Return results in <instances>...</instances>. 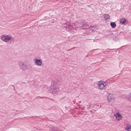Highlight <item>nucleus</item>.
<instances>
[{"instance_id":"f257e3e1","label":"nucleus","mask_w":131,"mask_h":131,"mask_svg":"<svg viewBox=\"0 0 131 131\" xmlns=\"http://www.w3.org/2000/svg\"><path fill=\"white\" fill-rule=\"evenodd\" d=\"M60 82L58 81H52L51 86L49 89V91L51 93L56 94L59 91V86Z\"/></svg>"},{"instance_id":"f03ea898","label":"nucleus","mask_w":131,"mask_h":131,"mask_svg":"<svg viewBox=\"0 0 131 131\" xmlns=\"http://www.w3.org/2000/svg\"><path fill=\"white\" fill-rule=\"evenodd\" d=\"M107 102L110 105H112L115 102V99L113 94L110 93L109 94L107 97Z\"/></svg>"},{"instance_id":"7ed1b4c3","label":"nucleus","mask_w":131,"mask_h":131,"mask_svg":"<svg viewBox=\"0 0 131 131\" xmlns=\"http://www.w3.org/2000/svg\"><path fill=\"white\" fill-rule=\"evenodd\" d=\"M19 65L20 69L23 70H26L29 69V66L26 65L23 62H20Z\"/></svg>"},{"instance_id":"20e7f679","label":"nucleus","mask_w":131,"mask_h":131,"mask_svg":"<svg viewBox=\"0 0 131 131\" xmlns=\"http://www.w3.org/2000/svg\"><path fill=\"white\" fill-rule=\"evenodd\" d=\"M1 39L4 41L6 42L10 40L11 37L8 35H3L1 36Z\"/></svg>"},{"instance_id":"39448f33","label":"nucleus","mask_w":131,"mask_h":131,"mask_svg":"<svg viewBox=\"0 0 131 131\" xmlns=\"http://www.w3.org/2000/svg\"><path fill=\"white\" fill-rule=\"evenodd\" d=\"M106 83L102 81H99V89L102 90L104 89V87L106 86Z\"/></svg>"},{"instance_id":"423d86ee","label":"nucleus","mask_w":131,"mask_h":131,"mask_svg":"<svg viewBox=\"0 0 131 131\" xmlns=\"http://www.w3.org/2000/svg\"><path fill=\"white\" fill-rule=\"evenodd\" d=\"M35 63L36 65L39 66L42 65V62L41 60L35 59Z\"/></svg>"},{"instance_id":"0eeeda50","label":"nucleus","mask_w":131,"mask_h":131,"mask_svg":"<svg viewBox=\"0 0 131 131\" xmlns=\"http://www.w3.org/2000/svg\"><path fill=\"white\" fill-rule=\"evenodd\" d=\"M116 119L118 121L120 120L122 118V116L119 113H118L114 115Z\"/></svg>"},{"instance_id":"6e6552de","label":"nucleus","mask_w":131,"mask_h":131,"mask_svg":"<svg viewBox=\"0 0 131 131\" xmlns=\"http://www.w3.org/2000/svg\"><path fill=\"white\" fill-rule=\"evenodd\" d=\"M125 129L126 131H131V125L127 124L125 127Z\"/></svg>"},{"instance_id":"1a4fd4ad","label":"nucleus","mask_w":131,"mask_h":131,"mask_svg":"<svg viewBox=\"0 0 131 131\" xmlns=\"http://www.w3.org/2000/svg\"><path fill=\"white\" fill-rule=\"evenodd\" d=\"M80 27L82 29H90V26L87 24H84L81 27Z\"/></svg>"},{"instance_id":"9d476101","label":"nucleus","mask_w":131,"mask_h":131,"mask_svg":"<svg viewBox=\"0 0 131 131\" xmlns=\"http://www.w3.org/2000/svg\"><path fill=\"white\" fill-rule=\"evenodd\" d=\"M97 28L95 26H90V29L92 30V31H95L96 30Z\"/></svg>"},{"instance_id":"9b49d317","label":"nucleus","mask_w":131,"mask_h":131,"mask_svg":"<svg viewBox=\"0 0 131 131\" xmlns=\"http://www.w3.org/2000/svg\"><path fill=\"white\" fill-rule=\"evenodd\" d=\"M126 19L124 18H122L120 19V23L122 24H124L126 22Z\"/></svg>"},{"instance_id":"f8f14e48","label":"nucleus","mask_w":131,"mask_h":131,"mask_svg":"<svg viewBox=\"0 0 131 131\" xmlns=\"http://www.w3.org/2000/svg\"><path fill=\"white\" fill-rule=\"evenodd\" d=\"M73 25L70 24L67 25L66 27L69 29H72L73 28Z\"/></svg>"},{"instance_id":"ddd939ff","label":"nucleus","mask_w":131,"mask_h":131,"mask_svg":"<svg viewBox=\"0 0 131 131\" xmlns=\"http://www.w3.org/2000/svg\"><path fill=\"white\" fill-rule=\"evenodd\" d=\"M104 17L106 20L110 19V16L107 14H105L104 15Z\"/></svg>"},{"instance_id":"4468645a","label":"nucleus","mask_w":131,"mask_h":131,"mask_svg":"<svg viewBox=\"0 0 131 131\" xmlns=\"http://www.w3.org/2000/svg\"><path fill=\"white\" fill-rule=\"evenodd\" d=\"M112 28H114L116 26V24L114 22H111L110 24Z\"/></svg>"},{"instance_id":"2eb2a0df","label":"nucleus","mask_w":131,"mask_h":131,"mask_svg":"<svg viewBox=\"0 0 131 131\" xmlns=\"http://www.w3.org/2000/svg\"><path fill=\"white\" fill-rule=\"evenodd\" d=\"M33 85L35 86V87H36V88H37L38 86V85L37 84H36L35 85H34V84H33Z\"/></svg>"},{"instance_id":"dca6fc26","label":"nucleus","mask_w":131,"mask_h":131,"mask_svg":"<svg viewBox=\"0 0 131 131\" xmlns=\"http://www.w3.org/2000/svg\"><path fill=\"white\" fill-rule=\"evenodd\" d=\"M129 96L131 97V93H130Z\"/></svg>"},{"instance_id":"f3484780","label":"nucleus","mask_w":131,"mask_h":131,"mask_svg":"<svg viewBox=\"0 0 131 131\" xmlns=\"http://www.w3.org/2000/svg\"><path fill=\"white\" fill-rule=\"evenodd\" d=\"M53 131H56L55 129H53Z\"/></svg>"},{"instance_id":"a211bd4d","label":"nucleus","mask_w":131,"mask_h":131,"mask_svg":"<svg viewBox=\"0 0 131 131\" xmlns=\"http://www.w3.org/2000/svg\"><path fill=\"white\" fill-rule=\"evenodd\" d=\"M53 131H56L55 129H53Z\"/></svg>"},{"instance_id":"6ab92c4d","label":"nucleus","mask_w":131,"mask_h":131,"mask_svg":"<svg viewBox=\"0 0 131 131\" xmlns=\"http://www.w3.org/2000/svg\"><path fill=\"white\" fill-rule=\"evenodd\" d=\"M81 102V101H79V103H80Z\"/></svg>"},{"instance_id":"aec40b11","label":"nucleus","mask_w":131,"mask_h":131,"mask_svg":"<svg viewBox=\"0 0 131 131\" xmlns=\"http://www.w3.org/2000/svg\"><path fill=\"white\" fill-rule=\"evenodd\" d=\"M97 84L98 85V82H97Z\"/></svg>"},{"instance_id":"412c9836","label":"nucleus","mask_w":131,"mask_h":131,"mask_svg":"<svg viewBox=\"0 0 131 131\" xmlns=\"http://www.w3.org/2000/svg\"><path fill=\"white\" fill-rule=\"evenodd\" d=\"M32 88H33V87H32Z\"/></svg>"}]
</instances>
